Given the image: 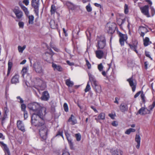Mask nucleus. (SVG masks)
Listing matches in <instances>:
<instances>
[{"mask_svg":"<svg viewBox=\"0 0 155 155\" xmlns=\"http://www.w3.org/2000/svg\"><path fill=\"white\" fill-rule=\"evenodd\" d=\"M28 107L30 110L35 112L31 117V124L36 126L44 125L45 124L44 116L46 114V108L36 102L29 104Z\"/></svg>","mask_w":155,"mask_h":155,"instance_id":"f257e3e1","label":"nucleus"},{"mask_svg":"<svg viewBox=\"0 0 155 155\" xmlns=\"http://www.w3.org/2000/svg\"><path fill=\"white\" fill-rule=\"evenodd\" d=\"M88 75L89 77V80L91 82V85L97 93H100L102 91L101 87L96 81L94 77L90 73H88Z\"/></svg>","mask_w":155,"mask_h":155,"instance_id":"f03ea898","label":"nucleus"},{"mask_svg":"<svg viewBox=\"0 0 155 155\" xmlns=\"http://www.w3.org/2000/svg\"><path fill=\"white\" fill-rule=\"evenodd\" d=\"M97 44L96 45L97 49H107L106 47V39L105 36L104 35L97 36Z\"/></svg>","mask_w":155,"mask_h":155,"instance_id":"7ed1b4c3","label":"nucleus"},{"mask_svg":"<svg viewBox=\"0 0 155 155\" xmlns=\"http://www.w3.org/2000/svg\"><path fill=\"white\" fill-rule=\"evenodd\" d=\"M101 49H97L95 51L96 57L98 59H101L103 58H106L107 52V49H104L103 50Z\"/></svg>","mask_w":155,"mask_h":155,"instance_id":"20e7f679","label":"nucleus"},{"mask_svg":"<svg viewBox=\"0 0 155 155\" xmlns=\"http://www.w3.org/2000/svg\"><path fill=\"white\" fill-rule=\"evenodd\" d=\"M40 0H32L31 6L34 8V11L36 15L39 16V8L40 5Z\"/></svg>","mask_w":155,"mask_h":155,"instance_id":"39448f33","label":"nucleus"},{"mask_svg":"<svg viewBox=\"0 0 155 155\" xmlns=\"http://www.w3.org/2000/svg\"><path fill=\"white\" fill-rule=\"evenodd\" d=\"M34 82L35 86L40 87L41 90H44L46 87L44 81L40 78H35Z\"/></svg>","mask_w":155,"mask_h":155,"instance_id":"423d86ee","label":"nucleus"},{"mask_svg":"<svg viewBox=\"0 0 155 155\" xmlns=\"http://www.w3.org/2000/svg\"><path fill=\"white\" fill-rule=\"evenodd\" d=\"M117 34L119 37V42L121 46L124 45V42L126 41L128 38L127 34H124L118 31H117Z\"/></svg>","mask_w":155,"mask_h":155,"instance_id":"0eeeda50","label":"nucleus"},{"mask_svg":"<svg viewBox=\"0 0 155 155\" xmlns=\"http://www.w3.org/2000/svg\"><path fill=\"white\" fill-rule=\"evenodd\" d=\"M37 127H41L39 130V133L40 136H47L49 132V130L48 127L46 126L45 122L44 125L42 126H36Z\"/></svg>","mask_w":155,"mask_h":155,"instance_id":"6e6552de","label":"nucleus"},{"mask_svg":"<svg viewBox=\"0 0 155 155\" xmlns=\"http://www.w3.org/2000/svg\"><path fill=\"white\" fill-rule=\"evenodd\" d=\"M116 24L114 22L111 23L106 26V28L107 33L112 35L115 31L116 28Z\"/></svg>","mask_w":155,"mask_h":155,"instance_id":"1a4fd4ad","label":"nucleus"},{"mask_svg":"<svg viewBox=\"0 0 155 155\" xmlns=\"http://www.w3.org/2000/svg\"><path fill=\"white\" fill-rule=\"evenodd\" d=\"M127 81L129 82L130 86L131 87L132 91H135L137 85L136 80L133 78V76H132L131 78L128 79Z\"/></svg>","mask_w":155,"mask_h":155,"instance_id":"9d476101","label":"nucleus"},{"mask_svg":"<svg viewBox=\"0 0 155 155\" xmlns=\"http://www.w3.org/2000/svg\"><path fill=\"white\" fill-rule=\"evenodd\" d=\"M148 26L145 25V26H140L139 27L138 31L140 33V36L143 38L145 34L149 31L148 29Z\"/></svg>","mask_w":155,"mask_h":155,"instance_id":"9b49d317","label":"nucleus"},{"mask_svg":"<svg viewBox=\"0 0 155 155\" xmlns=\"http://www.w3.org/2000/svg\"><path fill=\"white\" fill-rule=\"evenodd\" d=\"M33 67L35 71L38 73H43V70L40 62H36L33 64Z\"/></svg>","mask_w":155,"mask_h":155,"instance_id":"f8f14e48","label":"nucleus"},{"mask_svg":"<svg viewBox=\"0 0 155 155\" xmlns=\"http://www.w3.org/2000/svg\"><path fill=\"white\" fill-rule=\"evenodd\" d=\"M149 6L148 5H145L140 8L141 12L147 17H150L149 12Z\"/></svg>","mask_w":155,"mask_h":155,"instance_id":"ddd939ff","label":"nucleus"},{"mask_svg":"<svg viewBox=\"0 0 155 155\" xmlns=\"http://www.w3.org/2000/svg\"><path fill=\"white\" fill-rule=\"evenodd\" d=\"M13 11L16 15V17L18 19L21 18L23 15L22 12L19 9L18 7L14 8Z\"/></svg>","mask_w":155,"mask_h":155,"instance_id":"4468645a","label":"nucleus"},{"mask_svg":"<svg viewBox=\"0 0 155 155\" xmlns=\"http://www.w3.org/2000/svg\"><path fill=\"white\" fill-rule=\"evenodd\" d=\"M137 113L142 115L151 114L150 111L147 108L144 107H142L140 108L139 110Z\"/></svg>","mask_w":155,"mask_h":155,"instance_id":"2eb2a0df","label":"nucleus"},{"mask_svg":"<svg viewBox=\"0 0 155 155\" xmlns=\"http://www.w3.org/2000/svg\"><path fill=\"white\" fill-rule=\"evenodd\" d=\"M17 125L18 129L23 132L25 131V126L22 122L21 120H18L17 122Z\"/></svg>","mask_w":155,"mask_h":155,"instance_id":"dca6fc26","label":"nucleus"},{"mask_svg":"<svg viewBox=\"0 0 155 155\" xmlns=\"http://www.w3.org/2000/svg\"><path fill=\"white\" fill-rule=\"evenodd\" d=\"M49 98L50 96L48 92L47 91H45L42 93L41 99L42 100L47 101Z\"/></svg>","mask_w":155,"mask_h":155,"instance_id":"f3484780","label":"nucleus"},{"mask_svg":"<svg viewBox=\"0 0 155 155\" xmlns=\"http://www.w3.org/2000/svg\"><path fill=\"white\" fill-rule=\"evenodd\" d=\"M138 42L137 41H135L134 43H133L132 44L129 43L128 45L130 47L131 49L135 51L136 53H138V51L137 50V47Z\"/></svg>","mask_w":155,"mask_h":155,"instance_id":"a211bd4d","label":"nucleus"},{"mask_svg":"<svg viewBox=\"0 0 155 155\" xmlns=\"http://www.w3.org/2000/svg\"><path fill=\"white\" fill-rule=\"evenodd\" d=\"M119 108L121 112L124 113L128 110V107L127 104L124 103H122L120 105Z\"/></svg>","mask_w":155,"mask_h":155,"instance_id":"6ab92c4d","label":"nucleus"},{"mask_svg":"<svg viewBox=\"0 0 155 155\" xmlns=\"http://www.w3.org/2000/svg\"><path fill=\"white\" fill-rule=\"evenodd\" d=\"M143 45L144 47H147L152 44V42L150 41L148 37L143 38Z\"/></svg>","mask_w":155,"mask_h":155,"instance_id":"aec40b11","label":"nucleus"},{"mask_svg":"<svg viewBox=\"0 0 155 155\" xmlns=\"http://www.w3.org/2000/svg\"><path fill=\"white\" fill-rule=\"evenodd\" d=\"M0 143L3 147V150L5 153L8 155H11L10 151L6 145L3 142L0 141Z\"/></svg>","mask_w":155,"mask_h":155,"instance_id":"412c9836","label":"nucleus"},{"mask_svg":"<svg viewBox=\"0 0 155 155\" xmlns=\"http://www.w3.org/2000/svg\"><path fill=\"white\" fill-rule=\"evenodd\" d=\"M68 122H71V124L72 125H74L77 123V120L75 118L73 114L71 115L70 117L68 119Z\"/></svg>","mask_w":155,"mask_h":155,"instance_id":"4be33fe9","label":"nucleus"},{"mask_svg":"<svg viewBox=\"0 0 155 155\" xmlns=\"http://www.w3.org/2000/svg\"><path fill=\"white\" fill-rule=\"evenodd\" d=\"M53 54L52 53L46 52L44 55V57L45 60L46 61L51 60L53 56Z\"/></svg>","mask_w":155,"mask_h":155,"instance_id":"5701e85b","label":"nucleus"},{"mask_svg":"<svg viewBox=\"0 0 155 155\" xmlns=\"http://www.w3.org/2000/svg\"><path fill=\"white\" fill-rule=\"evenodd\" d=\"M110 152L112 155H122V151L120 150H115L112 149Z\"/></svg>","mask_w":155,"mask_h":155,"instance_id":"b1692460","label":"nucleus"},{"mask_svg":"<svg viewBox=\"0 0 155 155\" xmlns=\"http://www.w3.org/2000/svg\"><path fill=\"white\" fill-rule=\"evenodd\" d=\"M19 76L18 75H15L12 78L11 80V83L12 84H16L19 82Z\"/></svg>","mask_w":155,"mask_h":155,"instance_id":"393cba45","label":"nucleus"},{"mask_svg":"<svg viewBox=\"0 0 155 155\" xmlns=\"http://www.w3.org/2000/svg\"><path fill=\"white\" fill-rule=\"evenodd\" d=\"M13 66V63L12 61L9 60L8 63V69L7 76H8L10 73L11 69Z\"/></svg>","mask_w":155,"mask_h":155,"instance_id":"a878e982","label":"nucleus"},{"mask_svg":"<svg viewBox=\"0 0 155 155\" xmlns=\"http://www.w3.org/2000/svg\"><path fill=\"white\" fill-rule=\"evenodd\" d=\"M140 140L141 138L140 136H136L135 141L137 143L136 147L138 149H139L140 147Z\"/></svg>","mask_w":155,"mask_h":155,"instance_id":"bb28decb","label":"nucleus"},{"mask_svg":"<svg viewBox=\"0 0 155 155\" xmlns=\"http://www.w3.org/2000/svg\"><path fill=\"white\" fill-rule=\"evenodd\" d=\"M20 6L21 9L25 12L26 15V16H28L29 13V11H28V8L22 5H20Z\"/></svg>","mask_w":155,"mask_h":155,"instance_id":"cd10ccee","label":"nucleus"},{"mask_svg":"<svg viewBox=\"0 0 155 155\" xmlns=\"http://www.w3.org/2000/svg\"><path fill=\"white\" fill-rule=\"evenodd\" d=\"M70 137V136H66V138L68 141L70 148L71 150H74V148L73 147V143L72 142V140L71 139Z\"/></svg>","mask_w":155,"mask_h":155,"instance_id":"c85d7f7f","label":"nucleus"},{"mask_svg":"<svg viewBox=\"0 0 155 155\" xmlns=\"http://www.w3.org/2000/svg\"><path fill=\"white\" fill-rule=\"evenodd\" d=\"M52 66L54 70L56 69L58 71H61L62 70V68L60 66L57 65L56 64H53Z\"/></svg>","mask_w":155,"mask_h":155,"instance_id":"c756f323","label":"nucleus"},{"mask_svg":"<svg viewBox=\"0 0 155 155\" xmlns=\"http://www.w3.org/2000/svg\"><path fill=\"white\" fill-rule=\"evenodd\" d=\"M28 23L29 24H33L34 23V17L32 15H28Z\"/></svg>","mask_w":155,"mask_h":155,"instance_id":"7c9ffc66","label":"nucleus"},{"mask_svg":"<svg viewBox=\"0 0 155 155\" xmlns=\"http://www.w3.org/2000/svg\"><path fill=\"white\" fill-rule=\"evenodd\" d=\"M65 84L69 87H72L74 84L73 82L71 81L70 79H66L65 80Z\"/></svg>","mask_w":155,"mask_h":155,"instance_id":"2f4dec72","label":"nucleus"},{"mask_svg":"<svg viewBox=\"0 0 155 155\" xmlns=\"http://www.w3.org/2000/svg\"><path fill=\"white\" fill-rule=\"evenodd\" d=\"M105 114L102 112L100 113L98 116V119L99 120H104L105 118Z\"/></svg>","mask_w":155,"mask_h":155,"instance_id":"473e14b6","label":"nucleus"},{"mask_svg":"<svg viewBox=\"0 0 155 155\" xmlns=\"http://www.w3.org/2000/svg\"><path fill=\"white\" fill-rule=\"evenodd\" d=\"M56 11V7L54 4L52 5L51 7L50 12L51 15L54 14Z\"/></svg>","mask_w":155,"mask_h":155,"instance_id":"72a5a7b5","label":"nucleus"},{"mask_svg":"<svg viewBox=\"0 0 155 155\" xmlns=\"http://www.w3.org/2000/svg\"><path fill=\"white\" fill-rule=\"evenodd\" d=\"M155 107V101H153L152 104L150 105L148 107V110L150 111V112L152 111L154 107Z\"/></svg>","mask_w":155,"mask_h":155,"instance_id":"f704fd0d","label":"nucleus"},{"mask_svg":"<svg viewBox=\"0 0 155 155\" xmlns=\"http://www.w3.org/2000/svg\"><path fill=\"white\" fill-rule=\"evenodd\" d=\"M27 71V67H24L23 68L21 71L22 74V76L24 77L25 74H26Z\"/></svg>","mask_w":155,"mask_h":155,"instance_id":"c9c22d12","label":"nucleus"},{"mask_svg":"<svg viewBox=\"0 0 155 155\" xmlns=\"http://www.w3.org/2000/svg\"><path fill=\"white\" fill-rule=\"evenodd\" d=\"M26 46L24 45L22 47H21L20 46H18V51L20 53H22L23 50L25 48Z\"/></svg>","mask_w":155,"mask_h":155,"instance_id":"e433bc0d","label":"nucleus"},{"mask_svg":"<svg viewBox=\"0 0 155 155\" xmlns=\"http://www.w3.org/2000/svg\"><path fill=\"white\" fill-rule=\"evenodd\" d=\"M135 130L134 129L130 128L127 129L125 132V133L127 134H129L131 132H134Z\"/></svg>","mask_w":155,"mask_h":155,"instance_id":"4c0bfd02","label":"nucleus"},{"mask_svg":"<svg viewBox=\"0 0 155 155\" xmlns=\"http://www.w3.org/2000/svg\"><path fill=\"white\" fill-rule=\"evenodd\" d=\"M7 117V114H3L2 115V117L1 118V123L2 125H3L4 123L5 120V119Z\"/></svg>","mask_w":155,"mask_h":155,"instance_id":"58836bf2","label":"nucleus"},{"mask_svg":"<svg viewBox=\"0 0 155 155\" xmlns=\"http://www.w3.org/2000/svg\"><path fill=\"white\" fill-rule=\"evenodd\" d=\"M86 8L87 12H91L92 11V8L91 7V5L89 3L88 5L86 7Z\"/></svg>","mask_w":155,"mask_h":155,"instance_id":"ea45409f","label":"nucleus"},{"mask_svg":"<svg viewBox=\"0 0 155 155\" xmlns=\"http://www.w3.org/2000/svg\"><path fill=\"white\" fill-rule=\"evenodd\" d=\"M91 87L89 84V81H88L87 84L86 88L84 90V91L85 92H87L89 91Z\"/></svg>","mask_w":155,"mask_h":155,"instance_id":"a19ab883","label":"nucleus"},{"mask_svg":"<svg viewBox=\"0 0 155 155\" xmlns=\"http://www.w3.org/2000/svg\"><path fill=\"white\" fill-rule=\"evenodd\" d=\"M141 98V99L142 100V101L143 103H145V95L143 94V92H142L141 95H140Z\"/></svg>","mask_w":155,"mask_h":155,"instance_id":"79ce46f5","label":"nucleus"},{"mask_svg":"<svg viewBox=\"0 0 155 155\" xmlns=\"http://www.w3.org/2000/svg\"><path fill=\"white\" fill-rule=\"evenodd\" d=\"M85 60L86 62V65L87 66L88 68L90 69L91 68V65L88 61L87 58H85Z\"/></svg>","mask_w":155,"mask_h":155,"instance_id":"37998d69","label":"nucleus"},{"mask_svg":"<svg viewBox=\"0 0 155 155\" xmlns=\"http://www.w3.org/2000/svg\"><path fill=\"white\" fill-rule=\"evenodd\" d=\"M63 107L64 110L65 112H67L68 111V104L66 103H64L63 105Z\"/></svg>","mask_w":155,"mask_h":155,"instance_id":"c03bdc74","label":"nucleus"},{"mask_svg":"<svg viewBox=\"0 0 155 155\" xmlns=\"http://www.w3.org/2000/svg\"><path fill=\"white\" fill-rule=\"evenodd\" d=\"M21 110L24 112L25 111H26L25 109L26 107V105L25 104H21Z\"/></svg>","mask_w":155,"mask_h":155,"instance_id":"a18cd8bd","label":"nucleus"},{"mask_svg":"<svg viewBox=\"0 0 155 155\" xmlns=\"http://www.w3.org/2000/svg\"><path fill=\"white\" fill-rule=\"evenodd\" d=\"M18 25L20 28L23 29L24 28V23L23 21H19L18 23Z\"/></svg>","mask_w":155,"mask_h":155,"instance_id":"49530a36","label":"nucleus"},{"mask_svg":"<svg viewBox=\"0 0 155 155\" xmlns=\"http://www.w3.org/2000/svg\"><path fill=\"white\" fill-rule=\"evenodd\" d=\"M124 13L125 14H127L128 12V6L127 4H125L124 7Z\"/></svg>","mask_w":155,"mask_h":155,"instance_id":"de8ad7c7","label":"nucleus"},{"mask_svg":"<svg viewBox=\"0 0 155 155\" xmlns=\"http://www.w3.org/2000/svg\"><path fill=\"white\" fill-rule=\"evenodd\" d=\"M151 12L152 16H153L155 14V10L154 8L152 6L150 7Z\"/></svg>","mask_w":155,"mask_h":155,"instance_id":"09e8293b","label":"nucleus"},{"mask_svg":"<svg viewBox=\"0 0 155 155\" xmlns=\"http://www.w3.org/2000/svg\"><path fill=\"white\" fill-rule=\"evenodd\" d=\"M103 66L101 63L99 64L98 66V68L100 71H101L103 69Z\"/></svg>","mask_w":155,"mask_h":155,"instance_id":"8fccbe9b","label":"nucleus"},{"mask_svg":"<svg viewBox=\"0 0 155 155\" xmlns=\"http://www.w3.org/2000/svg\"><path fill=\"white\" fill-rule=\"evenodd\" d=\"M28 117V113L27 111L24 112V117L25 119H27Z\"/></svg>","mask_w":155,"mask_h":155,"instance_id":"3c124183","label":"nucleus"},{"mask_svg":"<svg viewBox=\"0 0 155 155\" xmlns=\"http://www.w3.org/2000/svg\"><path fill=\"white\" fill-rule=\"evenodd\" d=\"M9 111L8 109L7 106L5 107L4 108V113L3 114H7Z\"/></svg>","mask_w":155,"mask_h":155,"instance_id":"603ef678","label":"nucleus"},{"mask_svg":"<svg viewBox=\"0 0 155 155\" xmlns=\"http://www.w3.org/2000/svg\"><path fill=\"white\" fill-rule=\"evenodd\" d=\"M145 55L147 57L150 58L151 60H152V58H151V57L150 56V55L149 54V52H148L147 51H145Z\"/></svg>","mask_w":155,"mask_h":155,"instance_id":"864d4df0","label":"nucleus"},{"mask_svg":"<svg viewBox=\"0 0 155 155\" xmlns=\"http://www.w3.org/2000/svg\"><path fill=\"white\" fill-rule=\"evenodd\" d=\"M112 125L114 127H117L118 125V122L117 121H114L111 123Z\"/></svg>","mask_w":155,"mask_h":155,"instance_id":"5fc2aeb1","label":"nucleus"},{"mask_svg":"<svg viewBox=\"0 0 155 155\" xmlns=\"http://www.w3.org/2000/svg\"><path fill=\"white\" fill-rule=\"evenodd\" d=\"M17 98L20 101H18L19 102L22 104L23 103L24 101L20 96H18L17 97Z\"/></svg>","mask_w":155,"mask_h":155,"instance_id":"6e6d98bb","label":"nucleus"},{"mask_svg":"<svg viewBox=\"0 0 155 155\" xmlns=\"http://www.w3.org/2000/svg\"><path fill=\"white\" fill-rule=\"evenodd\" d=\"M108 116L111 118L113 120L115 119L114 117L116 116L115 114H108Z\"/></svg>","mask_w":155,"mask_h":155,"instance_id":"4d7b16f0","label":"nucleus"},{"mask_svg":"<svg viewBox=\"0 0 155 155\" xmlns=\"http://www.w3.org/2000/svg\"><path fill=\"white\" fill-rule=\"evenodd\" d=\"M23 3L26 6H27L29 4V0H24L23 1Z\"/></svg>","mask_w":155,"mask_h":155,"instance_id":"13d9d810","label":"nucleus"},{"mask_svg":"<svg viewBox=\"0 0 155 155\" xmlns=\"http://www.w3.org/2000/svg\"><path fill=\"white\" fill-rule=\"evenodd\" d=\"M56 136H63V131L62 130H59Z\"/></svg>","mask_w":155,"mask_h":155,"instance_id":"bf43d9fd","label":"nucleus"},{"mask_svg":"<svg viewBox=\"0 0 155 155\" xmlns=\"http://www.w3.org/2000/svg\"><path fill=\"white\" fill-rule=\"evenodd\" d=\"M94 5L97 7H100V8L103 9L102 6L100 4L95 3H94Z\"/></svg>","mask_w":155,"mask_h":155,"instance_id":"052dcab7","label":"nucleus"},{"mask_svg":"<svg viewBox=\"0 0 155 155\" xmlns=\"http://www.w3.org/2000/svg\"><path fill=\"white\" fill-rule=\"evenodd\" d=\"M125 19L124 18V19H120V21L121 22V23L120 24H119V25L120 27H121L122 25L125 22Z\"/></svg>","mask_w":155,"mask_h":155,"instance_id":"680f3d73","label":"nucleus"},{"mask_svg":"<svg viewBox=\"0 0 155 155\" xmlns=\"http://www.w3.org/2000/svg\"><path fill=\"white\" fill-rule=\"evenodd\" d=\"M141 92H142L140 91L137 92L134 95V98H136L140 94H141Z\"/></svg>","mask_w":155,"mask_h":155,"instance_id":"e2e57ef3","label":"nucleus"},{"mask_svg":"<svg viewBox=\"0 0 155 155\" xmlns=\"http://www.w3.org/2000/svg\"><path fill=\"white\" fill-rule=\"evenodd\" d=\"M91 108L96 113H98V111L96 110V107L93 106H91Z\"/></svg>","mask_w":155,"mask_h":155,"instance_id":"0e129e2a","label":"nucleus"},{"mask_svg":"<svg viewBox=\"0 0 155 155\" xmlns=\"http://www.w3.org/2000/svg\"><path fill=\"white\" fill-rule=\"evenodd\" d=\"M148 64V62L147 61H145L144 63V68L145 69L147 68V65Z\"/></svg>","mask_w":155,"mask_h":155,"instance_id":"69168bd1","label":"nucleus"},{"mask_svg":"<svg viewBox=\"0 0 155 155\" xmlns=\"http://www.w3.org/2000/svg\"><path fill=\"white\" fill-rule=\"evenodd\" d=\"M67 64L70 66L73 65L74 63L73 62H70L69 61H67Z\"/></svg>","mask_w":155,"mask_h":155,"instance_id":"338daca9","label":"nucleus"},{"mask_svg":"<svg viewBox=\"0 0 155 155\" xmlns=\"http://www.w3.org/2000/svg\"><path fill=\"white\" fill-rule=\"evenodd\" d=\"M41 139L42 140H45L46 138V136H40Z\"/></svg>","mask_w":155,"mask_h":155,"instance_id":"774afa93","label":"nucleus"}]
</instances>
